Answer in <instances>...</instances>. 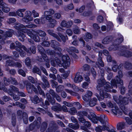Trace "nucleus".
<instances>
[{
	"instance_id": "423d86ee",
	"label": "nucleus",
	"mask_w": 132,
	"mask_h": 132,
	"mask_svg": "<svg viewBox=\"0 0 132 132\" xmlns=\"http://www.w3.org/2000/svg\"><path fill=\"white\" fill-rule=\"evenodd\" d=\"M126 48L123 47L122 48L119 54L126 57H129L132 56V53L128 51H126Z\"/></svg>"
},
{
	"instance_id": "b1692460",
	"label": "nucleus",
	"mask_w": 132,
	"mask_h": 132,
	"mask_svg": "<svg viewBox=\"0 0 132 132\" xmlns=\"http://www.w3.org/2000/svg\"><path fill=\"white\" fill-rule=\"evenodd\" d=\"M119 37L117 38L114 41V44L117 45H119L121 43L123 40V37L120 34H119Z\"/></svg>"
},
{
	"instance_id": "6e6552de",
	"label": "nucleus",
	"mask_w": 132,
	"mask_h": 132,
	"mask_svg": "<svg viewBox=\"0 0 132 132\" xmlns=\"http://www.w3.org/2000/svg\"><path fill=\"white\" fill-rule=\"evenodd\" d=\"M113 39L112 36H109L105 37L102 41V43L104 45L108 44L111 43Z\"/></svg>"
},
{
	"instance_id": "09e8293b",
	"label": "nucleus",
	"mask_w": 132,
	"mask_h": 132,
	"mask_svg": "<svg viewBox=\"0 0 132 132\" xmlns=\"http://www.w3.org/2000/svg\"><path fill=\"white\" fill-rule=\"evenodd\" d=\"M124 66L126 69L128 70L131 69L132 68V64L128 62L125 63Z\"/></svg>"
},
{
	"instance_id": "39448f33",
	"label": "nucleus",
	"mask_w": 132,
	"mask_h": 132,
	"mask_svg": "<svg viewBox=\"0 0 132 132\" xmlns=\"http://www.w3.org/2000/svg\"><path fill=\"white\" fill-rule=\"evenodd\" d=\"M97 82L98 84L96 87L97 89L99 91H101L104 88L103 86L105 83L106 81L104 77H102L97 80Z\"/></svg>"
},
{
	"instance_id": "f257e3e1",
	"label": "nucleus",
	"mask_w": 132,
	"mask_h": 132,
	"mask_svg": "<svg viewBox=\"0 0 132 132\" xmlns=\"http://www.w3.org/2000/svg\"><path fill=\"white\" fill-rule=\"evenodd\" d=\"M35 25L32 23L24 26L20 23L17 24L15 27V28L18 30H20L24 33L27 32L28 35L32 38L34 35L31 32L27 29H22V28L27 27L28 28H34L36 27Z\"/></svg>"
},
{
	"instance_id": "79ce46f5",
	"label": "nucleus",
	"mask_w": 132,
	"mask_h": 132,
	"mask_svg": "<svg viewBox=\"0 0 132 132\" xmlns=\"http://www.w3.org/2000/svg\"><path fill=\"white\" fill-rule=\"evenodd\" d=\"M9 94L13 97V99L15 101H18L20 99V97L19 96L13 93L10 92Z\"/></svg>"
},
{
	"instance_id": "f704fd0d",
	"label": "nucleus",
	"mask_w": 132,
	"mask_h": 132,
	"mask_svg": "<svg viewBox=\"0 0 132 132\" xmlns=\"http://www.w3.org/2000/svg\"><path fill=\"white\" fill-rule=\"evenodd\" d=\"M36 33L41 37H45L46 35V33L44 31L40 30H37Z\"/></svg>"
},
{
	"instance_id": "a18cd8bd",
	"label": "nucleus",
	"mask_w": 132,
	"mask_h": 132,
	"mask_svg": "<svg viewBox=\"0 0 132 132\" xmlns=\"http://www.w3.org/2000/svg\"><path fill=\"white\" fill-rule=\"evenodd\" d=\"M1 11L2 10L4 12H9L10 10V9L7 7V5L6 4L4 6L1 8Z\"/></svg>"
},
{
	"instance_id": "3c124183",
	"label": "nucleus",
	"mask_w": 132,
	"mask_h": 132,
	"mask_svg": "<svg viewBox=\"0 0 132 132\" xmlns=\"http://www.w3.org/2000/svg\"><path fill=\"white\" fill-rule=\"evenodd\" d=\"M50 81L53 88H56L57 87L58 85V84L57 82L53 80H50Z\"/></svg>"
},
{
	"instance_id": "69168bd1",
	"label": "nucleus",
	"mask_w": 132,
	"mask_h": 132,
	"mask_svg": "<svg viewBox=\"0 0 132 132\" xmlns=\"http://www.w3.org/2000/svg\"><path fill=\"white\" fill-rule=\"evenodd\" d=\"M31 61L29 57H27L25 60L26 64L28 66H29L31 65Z\"/></svg>"
},
{
	"instance_id": "ea45409f",
	"label": "nucleus",
	"mask_w": 132,
	"mask_h": 132,
	"mask_svg": "<svg viewBox=\"0 0 132 132\" xmlns=\"http://www.w3.org/2000/svg\"><path fill=\"white\" fill-rule=\"evenodd\" d=\"M107 26V31H109L113 29V25L112 22L110 21H109L108 23Z\"/></svg>"
},
{
	"instance_id": "5701e85b",
	"label": "nucleus",
	"mask_w": 132,
	"mask_h": 132,
	"mask_svg": "<svg viewBox=\"0 0 132 132\" xmlns=\"http://www.w3.org/2000/svg\"><path fill=\"white\" fill-rule=\"evenodd\" d=\"M18 30L17 35L19 38V39L22 42L24 41V38L26 37L25 35L23 33Z\"/></svg>"
},
{
	"instance_id": "2eb2a0df",
	"label": "nucleus",
	"mask_w": 132,
	"mask_h": 132,
	"mask_svg": "<svg viewBox=\"0 0 132 132\" xmlns=\"http://www.w3.org/2000/svg\"><path fill=\"white\" fill-rule=\"evenodd\" d=\"M123 48V46H119L116 45H111L109 48V51H116L119 50L120 51L122 48Z\"/></svg>"
},
{
	"instance_id": "c9c22d12",
	"label": "nucleus",
	"mask_w": 132,
	"mask_h": 132,
	"mask_svg": "<svg viewBox=\"0 0 132 132\" xmlns=\"http://www.w3.org/2000/svg\"><path fill=\"white\" fill-rule=\"evenodd\" d=\"M41 102L42 103V104L41 105V106L45 109H47L48 108V106L50 105L49 101L47 100H46L44 103L43 100Z\"/></svg>"
},
{
	"instance_id": "6e6d98bb",
	"label": "nucleus",
	"mask_w": 132,
	"mask_h": 132,
	"mask_svg": "<svg viewBox=\"0 0 132 132\" xmlns=\"http://www.w3.org/2000/svg\"><path fill=\"white\" fill-rule=\"evenodd\" d=\"M4 83L5 85L7 86L10 84V79H7L5 77L4 78Z\"/></svg>"
},
{
	"instance_id": "680f3d73",
	"label": "nucleus",
	"mask_w": 132,
	"mask_h": 132,
	"mask_svg": "<svg viewBox=\"0 0 132 132\" xmlns=\"http://www.w3.org/2000/svg\"><path fill=\"white\" fill-rule=\"evenodd\" d=\"M83 100L86 102H88L90 99V98L88 95L85 94L82 97Z\"/></svg>"
},
{
	"instance_id": "2f4dec72",
	"label": "nucleus",
	"mask_w": 132,
	"mask_h": 132,
	"mask_svg": "<svg viewBox=\"0 0 132 132\" xmlns=\"http://www.w3.org/2000/svg\"><path fill=\"white\" fill-rule=\"evenodd\" d=\"M38 49L39 50V52L42 55V56L43 57L44 55H46L45 53V50L43 47L40 45H38Z\"/></svg>"
},
{
	"instance_id": "8fccbe9b",
	"label": "nucleus",
	"mask_w": 132,
	"mask_h": 132,
	"mask_svg": "<svg viewBox=\"0 0 132 132\" xmlns=\"http://www.w3.org/2000/svg\"><path fill=\"white\" fill-rule=\"evenodd\" d=\"M28 79L33 84H35L37 82V79H34L33 77L29 76L28 77Z\"/></svg>"
},
{
	"instance_id": "774afa93",
	"label": "nucleus",
	"mask_w": 132,
	"mask_h": 132,
	"mask_svg": "<svg viewBox=\"0 0 132 132\" xmlns=\"http://www.w3.org/2000/svg\"><path fill=\"white\" fill-rule=\"evenodd\" d=\"M90 66L87 64H84L83 67V68L84 70L85 71H88L90 69Z\"/></svg>"
},
{
	"instance_id": "7ed1b4c3",
	"label": "nucleus",
	"mask_w": 132,
	"mask_h": 132,
	"mask_svg": "<svg viewBox=\"0 0 132 132\" xmlns=\"http://www.w3.org/2000/svg\"><path fill=\"white\" fill-rule=\"evenodd\" d=\"M123 77L122 71L120 70L118 71V76H116V80L115 79L112 80V84L113 86L117 87V84H120L122 86L123 84V81L120 78Z\"/></svg>"
},
{
	"instance_id": "aec40b11",
	"label": "nucleus",
	"mask_w": 132,
	"mask_h": 132,
	"mask_svg": "<svg viewBox=\"0 0 132 132\" xmlns=\"http://www.w3.org/2000/svg\"><path fill=\"white\" fill-rule=\"evenodd\" d=\"M10 88L9 89L8 91L7 92V93L9 94L10 92L13 93V92H14L17 93L19 91L18 88L13 85H10Z\"/></svg>"
},
{
	"instance_id": "c756f323",
	"label": "nucleus",
	"mask_w": 132,
	"mask_h": 132,
	"mask_svg": "<svg viewBox=\"0 0 132 132\" xmlns=\"http://www.w3.org/2000/svg\"><path fill=\"white\" fill-rule=\"evenodd\" d=\"M97 101L96 98H94L91 99L89 102V105L91 107H93L96 105Z\"/></svg>"
},
{
	"instance_id": "4d7b16f0",
	"label": "nucleus",
	"mask_w": 132,
	"mask_h": 132,
	"mask_svg": "<svg viewBox=\"0 0 132 132\" xmlns=\"http://www.w3.org/2000/svg\"><path fill=\"white\" fill-rule=\"evenodd\" d=\"M73 31L74 33L76 34H80V29L77 26L76 27L74 28H73Z\"/></svg>"
},
{
	"instance_id": "412c9836",
	"label": "nucleus",
	"mask_w": 132,
	"mask_h": 132,
	"mask_svg": "<svg viewBox=\"0 0 132 132\" xmlns=\"http://www.w3.org/2000/svg\"><path fill=\"white\" fill-rule=\"evenodd\" d=\"M15 44L17 46L19 47L18 48L22 49L28 53H30V51L24 45H22L21 43H19L18 41H16Z\"/></svg>"
},
{
	"instance_id": "052dcab7",
	"label": "nucleus",
	"mask_w": 132,
	"mask_h": 132,
	"mask_svg": "<svg viewBox=\"0 0 132 132\" xmlns=\"http://www.w3.org/2000/svg\"><path fill=\"white\" fill-rule=\"evenodd\" d=\"M107 105L109 107L112 108L115 107V106L117 105L115 104H113L110 101L108 102L107 103Z\"/></svg>"
},
{
	"instance_id": "0e129e2a",
	"label": "nucleus",
	"mask_w": 132,
	"mask_h": 132,
	"mask_svg": "<svg viewBox=\"0 0 132 132\" xmlns=\"http://www.w3.org/2000/svg\"><path fill=\"white\" fill-rule=\"evenodd\" d=\"M15 19L13 18H9L8 19L7 22L9 24L13 23L16 21Z\"/></svg>"
},
{
	"instance_id": "473e14b6",
	"label": "nucleus",
	"mask_w": 132,
	"mask_h": 132,
	"mask_svg": "<svg viewBox=\"0 0 132 132\" xmlns=\"http://www.w3.org/2000/svg\"><path fill=\"white\" fill-rule=\"evenodd\" d=\"M33 18L31 16L27 15L25 16L22 19V20L26 22H29L32 20Z\"/></svg>"
},
{
	"instance_id": "6ab92c4d",
	"label": "nucleus",
	"mask_w": 132,
	"mask_h": 132,
	"mask_svg": "<svg viewBox=\"0 0 132 132\" xmlns=\"http://www.w3.org/2000/svg\"><path fill=\"white\" fill-rule=\"evenodd\" d=\"M122 97L121 96H119V101L123 105H126L128 103V98L126 97H123L122 98Z\"/></svg>"
},
{
	"instance_id": "37998d69",
	"label": "nucleus",
	"mask_w": 132,
	"mask_h": 132,
	"mask_svg": "<svg viewBox=\"0 0 132 132\" xmlns=\"http://www.w3.org/2000/svg\"><path fill=\"white\" fill-rule=\"evenodd\" d=\"M64 86L62 85H59L55 88L56 91L57 93H60L62 92L64 89Z\"/></svg>"
},
{
	"instance_id": "13d9d810",
	"label": "nucleus",
	"mask_w": 132,
	"mask_h": 132,
	"mask_svg": "<svg viewBox=\"0 0 132 132\" xmlns=\"http://www.w3.org/2000/svg\"><path fill=\"white\" fill-rule=\"evenodd\" d=\"M52 110L55 111H61V109H60V106L59 107L54 106L51 108Z\"/></svg>"
},
{
	"instance_id": "a211bd4d",
	"label": "nucleus",
	"mask_w": 132,
	"mask_h": 132,
	"mask_svg": "<svg viewBox=\"0 0 132 132\" xmlns=\"http://www.w3.org/2000/svg\"><path fill=\"white\" fill-rule=\"evenodd\" d=\"M83 79L82 76L80 75L79 73H77L75 78L74 81L76 83H79Z\"/></svg>"
},
{
	"instance_id": "cd10ccee",
	"label": "nucleus",
	"mask_w": 132,
	"mask_h": 132,
	"mask_svg": "<svg viewBox=\"0 0 132 132\" xmlns=\"http://www.w3.org/2000/svg\"><path fill=\"white\" fill-rule=\"evenodd\" d=\"M43 81L44 82L46 87L48 88L50 86V85L48 81L47 78L44 76H42L41 77Z\"/></svg>"
},
{
	"instance_id": "e2e57ef3",
	"label": "nucleus",
	"mask_w": 132,
	"mask_h": 132,
	"mask_svg": "<svg viewBox=\"0 0 132 132\" xmlns=\"http://www.w3.org/2000/svg\"><path fill=\"white\" fill-rule=\"evenodd\" d=\"M127 123L129 125H131L132 124V120L129 117H126L125 118Z\"/></svg>"
},
{
	"instance_id": "393cba45",
	"label": "nucleus",
	"mask_w": 132,
	"mask_h": 132,
	"mask_svg": "<svg viewBox=\"0 0 132 132\" xmlns=\"http://www.w3.org/2000/svg\"><path fill=\"white\" fill-rule=\"evenodd\" d=\"M96 65L98 68H100L101 66L102 67H103L104 66V64L102 60V59L101 57H99L98 59L97 62L96 63Z\"/></svg>"
},
{
	"instance_id": "603ef678",
	"label": "nucleus",
	"mask_w": 132,
	"mask_h": 132,
	"mask_svg": "<svg viewBox=\"0 0 132 132\" xmlns=\"http://www.w3.org/2000/svg\"><path fill=\"white\" fill-rule=\"evenodd\" d=\"M92 37V36L90 33H87L86 34V36L84 38L85 40L88 41L89 39H91Z\"/></svg>"
},
{
	"instance_id": "338daca9",
	"label": "nucleus",
	"mask_w": 132,
	"mask_h": 132,
	"mask_svg": "<svg viewBox=\"0 0 132 132\" xmlns=\"http://www.w3.org/2000/svg\"><path fill=\"white\" fill-rule=\"evenodd\" d=\"M12 117V123L13 126L16 125V116L14 114H13Z\"/></svg>"
},
{
	"instance_id": "ddd939ff",
	"label": "nucleus",
	"mask_w": 132,
	"mask_h": 132,
	"mask_svg": "<svg viewBox=\"0 0 132 132\" xmlns=\"http://www.w3.org/2000/svg\"><path fill=\"white\" fill-rule=\"evenodd\" d=\"M14 32V30L12 29H9L6 32L2 34L4 37H5V39L7 37H11L12 36Z\"/></svg>"
},
{
	"instance_id": "9d476101",
	"label": "nucleus",
	"mask_w": 132,
	"mask_h": 132,
	"mask_svg": "<svg viewBox=\"0 0 132 132\" xmlns=\"http://www.w3.org/2000/svg\"><path fill=\"white\" fill-rule=\"evenodd\" d=\"M53 17L49 19H46V20L48 21L50 23L47 24V26L51 28H53L57 24V21L55 19H53Z\"/></svg>"
},
{
	"instance_id": "bb28decb",
	"label": "nucleus",
	"mask_w": 132,
	"mask_h": 132,
	"mask_svg": "<svg viewBox=\"0 0 132 132\" xmlns=\"http://www.w3.org/2000/svg\"><path fill=\"white\" fill-rule=\"evenodd\" d=\"M36 125L34 123V122L31 124L29 127H26L25 129L26 132H29L30 130L31 131L33 130L35 128Z\"/></svg>"
},
{
	"instance_id": "f03ea898",
	"label": "nucleus",
	"mask_w": 132,
	"mask_h": 132,
	"mask_svg": "<svg viewBox=\"0 0 132 132\" xmlns=\"http://www.w3.org/2000/svg\"><path fill=\"white\" fill-rule=\"evenodd\" d=\"M87 117L95 123H97V121L98 120L103 124H105L106 121L103 119V118H104V116H97L94 113H91L89 115H88Z\"/></svg>"
},
{
	"instance_id": "c85d7f7f",
	"label": "nucleus",
	"mask_w": 132,
	"mask_h": 132,
	"mask_svg": "<svg viewBox=\"0 0 132 132\" xmlns=\"http://www.w3.org/2000/svg\"><path fill=\"white\" fill-rule=\"evenodd\" d=\"M26 10L25 9H19L16 11V14L20 17H22L23 16V14L22 12H24Z\"/></svg>"
},
{
	"instance_id": "c03bdc74",
	"label": "nucleus",
	"mask_w": 132,
	"mask_h": 132,
	"mask_svg": "<svg viewBox=\"0 0 132 132\" xmlns=\"http://www.w3.org/2000/svg\"><path fill=\"white\" fill-rule=\"evenodd\" d=\"M10 82L11 84L14 85H17L18 84L16 80L14 78L11 77L10 78Z\"/></svg>"
},
{
	"instance_id": "a878e982",
	"label": "nucleus",
	"mask_w": 132,
	"mask_h": 132,
	"mask_svg": "<svg viewBox=\"0 0 132 132\" xmlns=\"http://www.w3.org/2000/svg\"><path fill=\"white\" fill-rule=\"evenodd\" d=\"M42 122V119L40 117L38 118L37 120H35L33 122L37 126V128H39L40 127V124H41Z\"/></svg>"
},
{
	"instance_id": "7c9ffc66",
	"label": "nucleus",
	"mask_w": 132,
	"mask_h": 132,
	"mask_svg": "<svg viewBox=\"0 0 132 132\" xmlns=\"http://www.w3.org/2000/svg\"><path fill=\"white\" fill-rule=\"evenodd\" d=\"M69 127L73 129L76 130L79 128V125L77 123H76L74 124L72 123H70L69 124Z\"/></svg>"
},
{
	"instance_id": "1a4fd4ad",
	"label": "nucleus",
	"mask_w": 132,
	"mask_h": 132,
	"mask_svg": "<svg viewBox=\"0 0 132 132\" xmlns=\"http://www.w3.org/2000/svg\"><path fill=\"white\" fill-rule=\"evenodd\" d=\"M23 83L24 85H26L27 90L28 93L30 94H31L32 92V87L33 85L31 84L27 80L24 81Z\"/></svg>"
},
{
	"instance_id": "20e7f679",
	"label": "nucleus",
	"mask_w": 132,
	"mask_h": 132,
	"mask_svg": "<svg viewBox=\"0 0 132 132\" xmlns=\"http://www.w3.org/2000/svg\"><path fill=\"white\" fill-rule=\"evenodd\" d=\"M17 116L18 118L21 120L22 118L24 123L27 124L28 123V117L27 113L23 112L21 110H18L17 112Z\"/></svg>"
},
{
	"instance_id": "58836bf2",
	"label": "nucleus",
	"mask_w": 132,
	"mask_h": 132,
	"mask_svg": "<svg viewBox=\"0 0 132 132\" xmlns=\"http://www.w3.org/2000/svg\"><path fill=\"white\" fill-rule=\"evenodd\" d=\"M70 61H63L62 64H61L62 67L63 66L65 69H67L69 67L70 65Z\"/></svg>"
},
{
	"instance_id": "9b49d317",
	"label": "nucleus",
	"mask_w": 132,
	"mask_h": 132,
	"mask_svg": "<svg viewBox=\"0 0 132 132\" xmlns=\"http://www.w3.org/2000/svg\"><path fill=\"white\" fill-rule=\"evenodd\" d=\"M104 91H105V90H103V89H102L101 91H99L100 95L102 97L101 98L102 100H103L104 98H106L109 97L110 96L109 94L106 93V92H104Z\"/></svg>"
},
{
	"instance_id": "864d4df0",
	"label": "nucleus",
	"mask_w": 132,
	"mask_h": 132,
	"mask_svg": "<svg viewBox=\"0 0 132 132\" xmlns=\"http://www.w3.org/2000/svg\"><path fill=\"white\" fill-rule=\"evenodd\" d=\"M16 104L17 106L20 107L22 109H24L26 107L25 105L22 104L19 102H16Z\"/></svg>"
},
{
	"instance_id": "4c0bfd02",
	"label": "nucleus",
	"mask_w": 132,
	"mask_h": 132,
	"mask_svg": "<svg viewBox=\"0 0 132 132\" xmlns=\"http://www.w3.org/2000/svg\"><path fill=\"white\" fill-rule=\"evenodd\" d=\"M6 64L7 65L10 66L14 67L15 66V62L12 60H9L6 62Z\"/></svg>"
},
{
	"instance_id": "5fc2aeb1",
	"label": "nucleus",
	"mask_w": 132,
	"mask_h": 132,
	"mask_svg": "<svg viewBox=\"0 0 132 132\" xmlns=\"http://www.w3.org/2000/svg\"><path fill=\"white\" fill-rule=\"evenodd\" d=\"M63 61H70V58L68 55H63L62 57Z\"/></svg>"
},
{
	"instance_id": "4468645a",
	"label": "nucleus",
	"mask_w": 132,
	"mask_h": 132,
	"mask_svg": "<svg viewBox=\"0 0 132 132\" xmlns=\"http://www.w3.org/2000/svg\"><path fill=\"white\" fill-rule=\"evenodd\" d=\"M112 111L113 114L115 115H117L118 113L120 115H121L122 114V112L120 110L117 105L115 106V107L112 108Z\"/></svg>"
},
{
	"instance_id": "f8f14e48",
	"label": "nucleus",
	"mask_w": 132,
	"mask_h": 132,
	"mask_svg": "<svg viewBox=\"0 0 132 132\" xmlns=\"http://www.w3.org/2000/svg\"><path fill=\"white\" fill-rule=\"evenodd\" d=\"M111 82H112V80L111 81ZM105 83L106 86L104 87V88H103L104 89L105 91L106 92H111V89L112 88V85L113 86L112 84V83H111V84L108 82H106ZM114 87H116V88L117 87L116 86H114Z\"/></svg>"
},
{
	"instance_id": "4be33fe9",
	"label": "nucleus",
	"mask_w": 132,
	"mask_h": 132,
	"mask_svg": "<svg viewBox=\"0 0 132 132\" xmlns=\"http://www.w3.org/2000/svg\"><path fill=\"white\" fill-rule=\"evenodd\" d=\"M126 123L124 122H122L118 123L117 125V129L118 130H121L125 128Z\"/></svg>"
},
{
	"instance_id": "a19ab883",
	"label": "nucleus",
	"mask_w": 132,
	"mask_h": 132,
	"mask_svg": "<svg viewBox=\"0 0 132 132\" xmlns=\"http://www.w3.org/2000/svg\"><path fill=\"white\" fill-rule=\"evenodd\" d=\"M51 46L53 48L57 46H60V44L58 42L54 40H52L51 41Z\"/></svg>"
},
{
	"instance_id": "dca6fc26",
	"label": "nucleus",
	"mask_w": 132,
	"mask_h": 132,
	"mask_svg": "<svg viewBox=\"0 0 132 132\" xmlns=\"http://www.w3.org/2000/svg\"><path fill=\"white\" fill-rule=\"evenodd\" d=\"M32 102L35 104H37L43 101L42 98H39L38 97L37 95H35L34 97L31 98Z\"/></svg>"
},
{
	"instance_id": "f3484780",
	"label": "nucleus",
	"mask_w": 132,
	"mask_h": 132,
	"mask_svg": "<svg viewBox=\"0 0 132 132\" xmlns=\"http://www.w3.org/2000/svg\"><path fill=\"white\" fill-rule=\"evenodd\" d=\"M47 123L46 121L43 122L40 125V131L42 132H44L47 128Z\"/></svg>"
},
{
	"instance_id": "49530a36",
	"label": "nucleus",
	"mask_w": 132,
	"mask_h": 132,
	"mask_svg": "<svg viewBox=\"0 0 132 132\" xmlns=\"http://www.w3.org/2000/svg\"><path fill=\"white\" fill-rule=\"evenodd\" d=\"M22 49L16 48V50L20 52V56L22 57H24L25 56L26 53L22 51Z\"/></svg>"
},
{
	"instance_id": "de8ad7c7",
	"label": "nucleus",
	"mask_w": 132,
	"mask_h": 132,
	"mask_svg": "<svg viewBox=\"0 0 132 132\" xmlns=\"http://www.w3.org/2000/svg\"><path fill=\"white\" fill-rule=\"evenodd\" d=\"M37 89L38 90L39 93L40 95H42L43 97L45 98V94L43 90L41 89V87L39 86H37Z\"/></svg>"
},
{
	"instance_id": "e433bc0d",
	"label": "nucleus",
	"mask_w": 132,
	"mask_h": 132,
	"mask_svg": "<svg viewBox=\"0 0 132 132\" xmlns=\"http://www.w3.org/2000/svg\"><path fill=\"white\" fill-rule=\"evenodd\" d=\"M32 72L34 73H36L39 76H41V73L40 69L36 67H35L32 69Z\"/></svg>"
},
{
	"instance_id": "72a5a7b5",
	"label": "nucleus",
	"mask_w": 132,
	"mask_h": 132,
	"mask_svg": "<svg viewBox=\"0 0 132 132\" xmlns=\"http://www.w3.org/2000/svg\"><path fill=\"white\" fill-rule=\"evenodd\" d=\"M43 58L44 61L46 62L45 63V65L46 67L48 68H49L50 67V65L49 63L50 61L47 56L46 55H44Z\"/></svg>"
},
{
	"instance_id": "bf43d9fd",
	"label": "nucleus",
	"mask_w": 132,
	"mask_h": 132,
	"mask_svg": "<svg viewBox=\"0 0 132 132\" xmlns=\"http://www.w3.org/2000/svg\"><path fill=\"white\" fill-rule=\"evenodd\" d=\"M76 110L75 108H70L68 112L71 114H73L76 113Z\"/></svg>"
},
{
	"instance_id": "0eeeda50",
	"label": "nucleus",
	"mask_w": 132,
	"mask_h": 132,
	"mask_svg": "<svg viewBox=\"0 0 132 132\" xmlns=\"http://www.w3.org/2000/svg\"><path fill=\"white\" fill-rule=\"evenodd\" d=\"M55 13V11L52 9H50L47 11H45L44 12L45 18L46 19H49L52 17V16Z\"/></svg>"
}]
</instances>
